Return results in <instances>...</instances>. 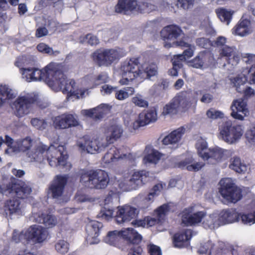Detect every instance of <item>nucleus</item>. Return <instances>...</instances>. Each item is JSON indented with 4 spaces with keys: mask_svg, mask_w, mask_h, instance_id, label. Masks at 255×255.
<instances>
[{
    "mask_svg": "<svg viewBox=\"0 0 255 255\" xmlns=\"http://www.w3.org/2000/svg\"><path fill=\"white\" fill-rule=\"evenodd\" d=\"M103 132L105 138L99 135H85L79 138L76 143L79 150L90 154L100 153L119 139L123 134V129L120 125H113L104 128Z\"/></svg>",
    "mask_w": 255,
    "mask_h": 255,
    "instance_id": "obj_1",
    "label": "nucleus"
},
{
    "mask_svg": "<svg viewBox=\"0 0 255 255\" xmlns=\"http://www.w3.org/2000/svg\"><path fill=\"white\" fill-rule=\"evenodd\" d=\"M30 160L38 164H43L47 162L51 167L58 166L65 168V170L71 168V164L67 161L68 156L63 145H50L47 146L43 143L39 144L37 150L34 153H29Z\"/></svg>",
    "mask_w": 255,
    "mask_h": 255,
    "instance_id": "obj_2",
    "label": "nucleus"
},
{
    "mask_svg": "<svg viewBox=\"0 0 255 255\" xmlns=\"http://www.w3.org/2000/svg\"><path fill=\"white\" fill-rule=\"evenodd\" d=\"M157 67L154 64L145 63L141 66L137 58H131L124 61L121 65L120 74L122 79L119 83L121 85H127L129 81L135 78H149L157 74Z\"/></svg>",
    "mask_w": 255,
    "mask_h": 255,
    "instance_id": "obj_3",
    "label": "nucleus"
},
{
    "mask_svg": "<svg viewBox=\"0 0 255 255\" xmlns=\"http://www.w3.org/2000/svg\"><path fill=\"white\" fill-rule=\"evenodd\" d=\"M61 68L62 66L60 64L53 79V84H52L50 87L53 90L62 91L64 94H67V99L68 100L73 101L75 99L82 98L88 95L87 89L80 90L79 93L75 81L73 80H66Z\"/></svg>",
    "mask_w": 255,
    "mask_h": 255,
    "instance_id": "obj_4",
    "label": "nucleus"
},
{
    "mask_svg": "<svg viewBox=\"0 0 255 255\" xmlns=\"http://www.w3.org/2000/svg\"><path fill=\"white\" fill-rule=\"evenodd\" d=\"M109 180L108 173L104 170L98 169L83 173L80 181L86 187L103 189L107 187Z\"/></svg>",
    "mask_w": 255,
    "mask_h": 255,
    "instance_id": "obj_5",
    "label": "nucleus"
},
{
    "mask_svg": "<svg viewBox=\"0 0 255 255\" xmlns=\"http://www.w3.org/2000/svg\"><path fill=\"white\" fill-rule=\"evenodd\" d=\"M219 136L225 142L234 144L239 140L244 133L243 126L229 120L223 123L219 128Z\"/></svg>",
    "mask_w": 255,
    "mask_h": 255,
    "instance_id": "obj_6",
    "label": "nucleus"
},
{
    "mask_svg": "<svg viewBox=\"0 0 255 255\" xmlns=\"http://www.w3.org/2000/svg\"><path fill=\"white\" fill-rule=\"evenodd\" d=\"M145 171H133L129 173H125L123 177L118 180L119 187L123 191L135 190L146 182V174Z\"/></svg>",
    "mask_w": 255,
    "mask_h": 255,
    "instance_id": "obj_7",
    "label": "nucleus"
},
{
    "mask_svg": "<svg viewBox=\"0 0 255 255\" xmlns=\"http://www.w3.org/2000/svg\"><path fill=\"white\" fill-rule=\"evenodd\" d=\"M125 55V51L123 48L116 47L97 50L93 53L92 57L93 60L99 66H109Z\"/></svg>",
    "mask_w": 255,
    "mask_h": 255,
    "instance_id": "obj_8",
    "label": "nucleus"
},
{
    "mask_svg": "<svg viewBox=\"0 0 255 255\" xmlns=\"http://www.w3.org/2000/svg\"><path fill=\"white\" fill-rule=\"evenodd\" d=\"M219 184V193L227 202L235 203L241 199L242 189L236 185L232 178H223Z\"/></svg>",
    "mask_w": 255,
    "mask_h": 255,
    "instance_id": "obj_9",
    "label": "nucleus"
},
{
    "mask_svg": "<svg viewBox=\"0 0 255 255\" xmlns=\"http://www.w3.org/2000/svg\"><path fill=\"white\" fill-rule=\"evenodd\" d=\"M37 100V96L34 93H22L11 104V108L16 116L22 117L30 113Z\"/></svg>",
    "mask_w": 255,
    "mask_h": 255,
    "instance_id": "obj_10",
    "label": "nucleus"
},
{
    "mask_svg": "<svg viewBox=\"0 0 255 255\" xmlns=\"http://www.w3.org/2000/svg\"><path fill=\"white\" fill-rule=\"evenodd\" d=\"M41 142L36 143L30 137L27 136L24 138L19 139L14 142L13 146H11L9 149H5V152L9 155L19 152H26V156L30 162H34L30 160L29 153H34L37 150V146Z\"/></svg>",
    "mask_w": 255,
    "mask_h": 255,
    "instance_id": "obj_11",
    "label": "nucleus"
},
{
    "mask_svg": "<svg viewBox=\"0 0 255 255\" xmlns=\"http://www.w3.org/2000/svg\"><path fill=\"white\" fill-rule=\"evenodd\" d=\"M201 207L194 205L185 209L182 213V223L186 226L200 223L206 215V212L200 210Z\"/></svg>",
    "mask_w": 255,
    "mask_h": 255,
    "instance_id": "obj_12",
    "label": "nucleus"
},
{
    "mask_svg": "<svg viewBox=\"0 0 255 255\" xmlns=\"http://www.w3.org/2000/svg\"><path fill=\"white\" fill-rule=\"evenodd\" d=\"M132 155L127 149L122 147L119 148L115 146L111 147L103 158V162L107 166L116 163L121 160H130Z\"/></svg>",
    "mask_w": 255,
    "mask_h": 255,
    "instance_id": "obj_13",
    "label": "nucleus"
},
{
    "mask_svg": "<svg viewBox=\"0 0 255 255\" xmlns=\"http://www.w3.org/2000/svg\"><path fill=\"white\" fill-rule=\"evenodd\" d=\"M59 65V64L51 62L42 69L36 68L34 81H43L50 87Z\"/></svg>",
    "mask_w": 255,
    "mask_h": 255,
    "instance_id": "obj_14",
    "label": "nucleus"
},
{
    "mask_svg": "<svg viewBox=\"0 0 255 255\" xmlns=\"http://www.w3.org/2000/svg\"><path fill=\"white\" fill-rule=\"evenodd\" d=\"M213 55L209 52L202 51L188 63L189 66L195 68L204 70L215 65Z\"/></svg>",
    "mask_w": 255,
    "mask_h": 255,
    "instance_id": "obj_15",
    "label": "nucleus"
},
{
    "mask_svg": "<svg viewBox=\"0 0 255 255\" xmlns=\"http://www.w3.org/2000/svg\"><path fill=\"white\" fill-rule=\"evenodd\" d=\"M27 242L33 244L40 243L47 239L48 233L46 230L39 225H33L25 230V234L21 235Z\"/></svg>",
    "mask_w": 255,
    "mask_h": 255,
    "instance_id": "obj_16",
    "label": "nucleus"
},
{
    "mask_svg": "<svg viewBox=\"0 0 255 255\" xmlns=\"http://www.w3.org/2000/svg\"><path fill=\"white\" fill-rule=\"evenodd\" d=\"M209 252V255H233L231 249L227 248L223 242L218 243V246L215 248L210 241H208L201 246L198 252L204 254Z\"/></svg>",
    "mask_w": 255,
    "mask_h": 255,
    "instance_id": "obj_17",
    "label": "nucleus"
},
{
    "mask_svg": "<svg viewBox=\"0 0 255 255\" xmlns=\"http://www.w3.org/2000/svg\"><path fill=\"white\" fill-rule=\"evenodd\" d=\"M53 126L56 129H64L79 125L77 117L72 114H62L52 119Z\"/></svg>",
    "mask_w": 255,
    "mask_h": 255,
    "instance_id": "obj_18",
    "label": "nucleus"
},
{
    "mask_svg": "<svg viewBox=\"0 0 255 255\" xmlns=\"http://www.w3.org/2000/svg\"><path fill=\"white\" fill-rule=\"evenodd\" d=\"M138 214V210L135 207L129 205L119 206L115 220L118 224H124L136 217Z\"/></svg>",
    "mask_w": 255,
    "mask_h": 255,
    "instance_id": "obj_19",
    "label": "nucleus"
},
{
    "mask_svg": "<svg viewBox=\"0 0 255 255\" xmlns=\"http://www.w3.org/2000/svg\"><path fill=\"white\" fill-rule=\"evenodd\" d=\"M103 227L102 223L95 220H91L87 224L86 240L88 244L94 245L99 243V236Z\"/></svg>",
    "mask_w": 255,
    "mask_h": 255,
    "instance_id": "obj_20",
    "label": "nucleus"
},
{
    "mask_svg": "<svg viewBox=\"0 0 255 255\" xmlns=\"http://www.w3.org/2000/svg\"><path fill=\"white\" fill-rule=\"evenodd\" d=\"M32 216L35 222L43 224L47 228H52L57 223V219L54 215L38 211V206L36 205L33 207Z\"/></svg>",
    "mask_w": 255,
    "mask_h": 255,
    "instance_id": "obj_21",
    "label": "nucleus"
},
{
    "mask_svg": "<svg viewBox=\"0 0 255 255\" xmlns=\"http://www.w3.org/2000/svg\"><path fill=\"white\" fill-rule=\"evenodd\" d=\"M218 59L225 58L228 63L233 66H236L240 60V53L235 46H225L219 50Z\"/></svg>",
    "mask_w": 255,
    "mask_h": 255,
    "instance_id": "obj_22",
    "label": "nucleus"
},
{
    "mask_svg": "<svg viewBox=\"0 0 255 255\" xmlns=\"http://www.w3.org/2000/svg\"><path fill=\"white\" fill-rule=\"evenodd\" d=\"M231 116L240 121H243L249 115L247 102L242 99L234 100L231 104Z\"/></svg>",
    "mask_w": 255,
    "mask_h": 255,
    "instance_id": "obj_23",
    "label": "nucleus"
},
{
    "mask_svg": "<svg viewBox=\"0 0 255 255\" xmlns=\"http://www.w3.org/2000/svg\"><path fill=\"white\" fill-rule=\"evenodd\" d=\"M67 181L66 176L57 175L49 187L48 196L54 199H58L61 197Z\"/></svg>",
    "mask_w": 255,
    "mask_h": 255,
    "instance_id": "obj_24",
    "label": "nucleus"
},
{
    "mask_svg": "<svg viewBox=\"0 0 255 255\" xmlns=\"http://www.w3.org/2000/svg\"><path fill=\"white\" fill-rule=\"evenodd\" d=\"M20 198L9 199L5 202L4 211L7 216L11 217L13 215L19 216L22 214L24 205Z\"/></svg>",
    "mask_w": 255,
    "mask_h": 255,
    "instance_id": "obj_25",
    "label": "nucleus"
},
{
    "mask_svg": "<svg viewBox=\"0 0 255 255\" xmlns=\"http://www.w3.org/2000/svg\"><path fill=\"white\" fill-rule=\"evenodd\" d=\"M180 112H185L189 109L194 102L192 94L188 91H182L177 94L173 98Z\"/></svg>",
    "mask_w": 255,
    "mask_h": 255,
    "instance_id": "obj_26",
    "label": "nucleus"
},
{
    "mask_svg": "<svg viewBox=\"0 0 255 255\" xmlns=\"http://www.w3.org/2000/svg\"><path fill=\"white\" fill-rule=\"evenodd\" d=\"M233 151L231 150L224 149L219 147L209 148V158L206 160L209 163L215 164L222 160H225L231 156Z\"/></svg>",
    "mask_w": 255,
    "mask_h": 255,
    "instance_id": "obj_27",
    "label": "nucleus"
},
{
    "mask_svg": "<svg viewBox=\"0 0 255 255\" xmlns=\"http://www.w3.org/2000/svg\"><path fill=\"white\" fill-rule=\"evenodd\" d=\"M111 108L112 107L108 104H102L94 108L83 110L81 111V114L95 120H100L110 112Z\"/></svg>",
    "mask_w": 255,
    "mask_h": 255,
    "instance_id": "obj_28",
    "label": "nucleus"
},
{
    "mask_svg": "<svg viewBox=\"0 0 255 255\" xmlns=\"http://www.w3.org/2000/svg\"><path fill=\"white\" fill-rule=\"evenodd\" d=\"M231 31L234 35L245 37L252 33L253 27L249 19L242 17L232 28Z\"/></svg>",
    "mask_w": 255,
    "mask_h": 255,
    "instance_id": "obj_29",
    "label": "nucleus"
},
{
    "mask_svg": "<svg viewBox=\"0 0 255 255\" xmlns=\"http://www.w3.org/2000/svg\"><path fill=\"white\" fill-rule=\"evenodd\" d=\"M174 45L188 48V49L184 51L182 54H179L174 56L175 58H176L177 60H180V62L183 60L185 61L187 58L191 57L194 54V52L195 49V46L194 45L189 44L185 41H177L176 42H173L172 43L165 41L164 43V46L167 48L174 46Z\"/></svg>",
    "mask_w": 255,
    "mask_h": 255,
    "instance_id": "obj_30",
    "label": "nucleus"
},
{
    "mask_svg": "<svg viewBox=\"0 0 255 255\" xmlns=\"http://www.w3.org/2000/svg\"><path fill=\"white\" fill-rule=\"evenodd\" d=\"M9 193L14 192L18 198H24L29 195L32 190L29 182L18 181L11 185H9L7 188Z\"/></svg>",
    "mask_w": 255,
    "mask_h": 255,
    "instance_id": "obj_31",
    "label": "nucleus"
},
{
    "mask_svg": "<svg viewBox=\"0 0 255 255\" xmlns=\"http://www.w3.org/2000/svg\"><path fill=\"white\" fill-rule=\"evenodd\" d=\"M28 64L25 57L18 58L15 63V65L19 68L23 79L28 82L34 81L36 68L24 67Z\"/></svg>",
    "mask_w": 255,
    "mask_h": 255,
    "instance_id": "obj_32",
    "label": "nucleus"
},
{
    "mask_svg": "<svg viewBox=\"0 0 255 255\" xmlns=\"http://www.w3.org/2000/svg\"><path fill=\"white\" fill-rule=\"evenodd\" d=\"M218 215L221 225L240 221V213L234 208L223 210Z\"/></svg>",
    "mask_w": 255,
    "mask_h": 255,
    "instance_id": "obj_33",
    "label": "nucleus"
},
{
    "mask_svg": "<svg viewBox=\"0 0 255 255\" xmlns=\"http://www.w3.org/2000/svg\"><path fill=\"white\" fill-rule=\"evenodd\" d=\"M185 128L181 127L165 136L162 140L163 144L177 145L185 132Z\"/></svg>",
    "mask_w": 255,
    "mask_h": 255,
    "instance_id": "obj_34",
    "label": "nucleus"
},
{
    "mask_svg": "<svg viewBox=\"0 0 255 255\" xmlns=\"http://www.w3.org/2000/svg\"><path fill=\"white\" fill-rule=\"evenodd\" d=\"M161 36L164 40H174L178 37L184 35V33L181 28L175 25H170L165 26L161 31Z\"/></svg>",
    "mask_w": 255,
    "mask_h": 255,
    "instance_id": "obj_35",
    "label": "nucleus"
},
{
    "mask_svg": "<svg viewBox=\"0 0 255 255\" xmlns=\"http://www.w3.org/2000/svg\"><path fill=\"white\" fill-rule=\"evenodd\" d=\"M141 3V1L137 2L136 0H119L116 6L115 10L117 12L127 13L128 11L137 10L138 5Z\"/></svg>",
    "mask_w": 255,
    "mask_h": 255,
    "instance_id": "obj_36",
    "label": "nucleus"
},
{
    "mask_svg": "<svg viewBox=\"0 0 255 255\" xmlns=\"http://www.w3.org/2000/svg\"><path fill=\"white\" fill-rule=\"evenodd\" d=\"M168 211V206L167 204H163L157 209L155 211V214L157 218L150 217H145L146 228L153 226L156 223L160 222L162 219H163Z\"/></svg>",
    "mask_w": 255,
    "mask_h": 255,
    "instance_id": "obj_37",
    "label": "nucleus"
},
{
    "mask_svg": "<svg viewBox=\"0 0 255 255\" xmlns=\"http://www.w3.org/2000/svg\"><path fill=\"white\" fill-rule=\"evenodd\" d=\"M144 152L145 155L143 161L145 164L152 163L155 164L164 156L163 154L150 146H147L145 147Z\"/></svg>",
    "mask_w": 255,
    "mask_h": 255,
    "instance_id": "obj_38",
    "label": "nucleus"
},
{
    "mask_svg": "<svg viewBox=\"0 0 255 255\" xmlns=\"http://www.w3.org/2000/svg\"><path fill=\"white\" fill-rule=\"evenodd\" d=\"M121 236L128 243L133 244L139 243L142 239L141 236L131 228H128L121 231Z\"/></svg>",
    "mask_w": 255,
    "mask_h": 255,
    "instance_id": "obj_39",
    "label": "nucleus"
},
{
    "mask_svg": "<svg viewBox=\"0 0 255 255\" xmlns=\"http://www.w3.org/2000/svg\"><path fill=\"white\" fill-rule=\"evenodd\" d=\"M246 62L251 64L252 66L243 70L244 74L246 76L247 82L250 84H255V55L249 54Z\"/></svg>",
    "mask_w": 255,
    "mask_h": 255,
    "instance_id": "obj_40",
    "label": "nucleus"
},
{
    "mask_svg": "<svg viewBox=\"0 0 255 255\" xmlns=\"http://www.w3.org/2000/svg\"><path fill=\"white\" fill-rule=\"evenodd\" d=\"M192 237V231L187 230L184 233L176 234L173 238V244L175 247L181 248L188 245V241Z\"/></svg>",
    "mask_w": 255,
    "mask_h": 255,
    "instance_id": "obj_41",
    "label": "nucleus"
},
{
    "mask_svg": "<svg viewBox=\"0 0 255 255\" xmlns=\"http://www.w3.org/2000/svg\"><path fill=\"white\" fill-rule=\"evenodd\" d=\"M192 157H189L178 163V166L180 168H185L189 171H197L201 169L204 163L202 162L193 163Z\"/></svg>",
    "mask_w": 255,
    "mask_h": 255,
    "instance_id": "obj_42",
    "label": "nucleus"
},
{
    "mask_svg": "<svg viewBox=\"0 0 255 255\" xmlns=\"http://www.w3.org/2000/svg\"><path fill=\"white\" fill-rule=\"evenodd\" d=\"M203 224L205 228L214 229L221 226L218 212H214L206 217Z\"/></svg>",
    "mask_w": 255,
    "mask_h": 255,
    "instance_id": "obj_43",
    "label": "nucleus"
},
{
    "mask_svg": "<svg viewBox=\"0 0 255 255\" xmlns=\"http://www.w3.org/2000/svg\"><path fill=\"white\" fill-rule=\"evenodd\" d=\"M196 147L198 154L204 160L209 158V148H208V144L206 140L200 138L197 141Z\"/></svg>",
    "mask_w": 255,
    "mask_h": 255,
    "instance_id": "obj_44",
    "label": "nucleus"
},
{
    "mask_svg": "<svg viewBox=\"0 0 255 255\" xmlns=\"http://www.w3.org/2000/svg\"><path fill=\"white\" fill-rule=\"evenodd\" d=\"M125 124L130 129L136 130L141 127L145 126V125L140 117V114L138 117L132 116L129 118L125 120Z\"/></svg>",
    "mask_w": 255,
    "mask_h": 255,
    "instance_id": "obj_45",
    "label": "nucleus"
},
{
    "mask_svg": "<svg viewBox=\"0 0 255 255\" xmlns=\"http://www.w3.org/2000/svg\"><path fill=\"white\" fill-rule=\"evenodd\" d=\"M229 167L232 170L239 173H244L248 170V167L238 157L231 159Z\"/></svg>",
    "mask_w": 255,
    "mask_h": 255,
    "instance_id": "obj_46",
    "label": "nucleus"
},
{
    "mask_svg": "<svg viewBox=\"0 0 255 255\" xmlns=\"http://www.w3.org/2000/svg\"><path fill=\"white\" fill-rule=\"evenodd\" d=\"M13 91L6 85L0 86V106L7 103L9 99L14 98Z\"/></svg>",
    "mask_w": 255,
    "mask_h": 255,
    "instance_id": "obj_47",
    "label": "nucleus"
},
{
    "mask_svg": "<svg viewBox=\"0 0 255 255\" xmlns=\"http://www.w3.org/2000/svg\"><path fill=\"white\" fill-rule=\"evenodd\" d=\"M121 237H122L121 231L115 230L109 232L107 236L105 237L104 241L108 244L112 246H116Z\"/></svg>",
    "mask_w": 255,
    "mask_h": 255,
    "instance_id": "obj_48",
    "label": "nucleus"
},
{
    "mask_svg": "<svg viewBox=\"0 0 255 255\" xmlns=\"http://www.w3.org/2000/svg\"><path fill=\"white\" fill-rule=\"evenodd\" d=\"M218 17L222 22L229 25L232 20L233 12L224 8H218L216 10Z\"/></svg>",
    "mask_w": 255,
    "mask_h": 255,
    "instance_id": "obj_49",
    "label": "nucleus"
},
{
    "mask_svg": "<svg viewBox=\"0 0 255 255\" xmlns=\"http://www.w3.org/2000/svg\"><path fill=\"white\" fill-rule=\"evenodd\" d=\"M140 117L142 118L145 126L154 122L157 120V113L154 109H151L147 111L145 113L140 114Z\"/></svg>",
    "mask_w": 255,
    "mask_h": 255,
    "instance_id": "obj_50",
    "label": "nucleus"
},
{
    "mask_svg": "<svg viewBox=\"0 0 255 255\" xmlns=\"http://www.w3.org/2000/svg\"><path fill=\"white\" fill-rule=\"evenodd\" d=\"M134 89L131 87H127L116 91V98L120 101H123L128 98L134 93Z\"/></svg>",
    "mask_w": 255,
    "mask_h": 255,
    "instance_id": "obj_51",
    "label": "nucleus"
},
{
    "mask_svg": "<svg viewBox=\"0 0 255 255\" xmlns=\"http://www.w3.org/2000/svg\"><path fill=\"white\" fill-rule=\"evenodd\" d=\"M240 221L245 225L251 226L255 223V211L253 212L240 213Z\"/></svg>",
    "mask_w": 255,
    "mask_h": 255,
    "instance_id": "obj_52",
    "label": "nucleus"
},
{
    "mask_svg": "<svg viewBox=\"0 0 255 255\" xmlns=\"http://www.w3.org/2000/svg\"><path fill=\"white\" fill-rule=\"evenodd\" d=\"M232 83L234 86L236 87V90L238 92H242L244 91V89L241 88V86H243L246 82H247V79L246 77L244 74V71L241 74L231 79Z\"/></svg>",
    "mask_w": 255,
    "mask_h": 255,
    "instance_id": "obj_53",
    "label": "nucleus"
},
{
    "mask_svg": "<svg viewBox=\"0 0 255 255\" xmlns=\"http://www.w3.org/2000/svg\"><path fill=\"white\" fill-rule=\"evenodd\" d=\"M54 247L56 251L62 255L66 254L69 250V243L64 240L57 241L55 244Z\"/></svg>",
    "mask_w": 255,
    "mask_h": 255,
    "instance_id": "obj_54",
    "label": "nucleus"
},
{
    "mask_svg": "<svg viewBox=\"0 0 255 255\" xmlns=\"http://www.w3.org/2000/svg\"><path fill=\"white\" fill-rule=\"evenodd\" d=\"M180 112L177 105L172 99L169 103L163 108L162 114L164 115H174Z\"/></svg>",
    "mask_w": 255,
    "mask_h": 255,
    "instance_id": "obj_55",
    "label": "nucleus"
},
{
    "mask_svg": "<svg viewBox=\"0 0 255 255\" xmlns=\"http://www.w3.org/2000/svg\"><path fill=\"white\" fill-rule=\"evenodd\" d=\"M80 43H87L91 45H96L99 43V39L94 35L88 34L85 36H81L79 38Z\"/></svg>",
    "mask_w": 255,
    "mask_h": 255,
    "instance_id": "obj_56",
    "label": "nucleus"
},
{
    "mask_svg": "<svg viewBox=\"0 0 255 255\" xmlns=\"http://www.w3.org/2000/svg\"><path fill=\"white\" fill-rule=\"evenodd\" d=\"M157 6L150 2L147 1H141V3L138 5L137 10L140 12H150L156 10Z\"/></svg>",
    "mask_w": 255,
    "mask_h": 255,
    "instance_id": "obj_57",
    "label": "nucleus"
},
{
    "mask_svg": "<svg viewBox=\"0 0 255 255\" xmlns=\"http://www.w3.org/2000/svg\"><path fill=\"white\" fill-rule=\"evenodd\" d=\"M131 101L136 106L140 108L148 107V101L140 94H136L131 99Z\"/></svg>",
    "mask_w": 255,
    "mask_h": 255,
    "instance_id": "obj_58",
    "label": "nucleus"
},
{
    "mask_svg": "<svg viewBox=\"0 0 255 255\" xmlns=\"http://www.w3.org/2000/svg\"><path fill=\"white\" fill-rule=\"evenodd\" d=\"M31 124L35 128L39 130H44L50 125V124L43 119L33 118L31 120Z\"/></svg>",
    "mask_w": 255,
    "mask_h": 255,
    "instance_id": "obj_59",
    "label": "nucleus"
},
{
    "mask_svg": "<svg viewBox=\"0 0 255 255\" xmlns=\"http://www.w3.org/2000/svg\"><path fill=\"white\" fill-rule=\"evenodd\" d=\"M113 215L114 211L113 209L104 207L101 210L98 216L99 217L102 218L103 219H104L106 221H109L113 218Z\"/></svg>",
    "mask_w": 255,
    "mask_h": 255,
    "instance_id": "obj_60",
    "label": "nucleus"
},
{
    "mask_svg": "<svg viewBox=\"0 0 255 255\" xmlns=\"http://www.w3.org/2000/svg\"><path fill=\"white\" fill-rule=\"evenodd\" d=\"M95 80L93 81V84H96V86L107 83L109 81V77L106 73H101L98 76H95Z\"/></svg>",
    "mask_w": 255,
    "mask_h": 255,
    "instance_id": "obj_61",
    "label": "nucleus"
},
{
    "mask_svg": "<svg viewBox=\"0 0 255 255\" xmlns=\"http://www.w3.org/2000/svg\"><path fill=\"white\" fill-rule=\"evenodd\" d=\"M95 75H89L85 76L82 80L83 85L86 86L88 89H93L96 87V84L92 83L95 81Z\"/></svg>",
    "mask_w": 255,
    "mask_h": 255,
    "instance_id": "obj_62",
    "label": "nucleus"
},
{
    "mask_svg": "<svg viewBox=\"0 0 255 255\" xmlns=\"http://www.w3.org/2000/svg\"><path fill=\"white\" fill-rule=\"evenodd\" d=\"M172 62L173 68L169 70V74L172 76H177L178 75V69L181 67V62L174 57L172 59Z\"/></svg>",
    "mask_w": 255,
    "mask_h": 255,
    "instance_id": "obj_63",
    "label": "nucleus"
},
{
    "mask_svg": "<svg viewBox=\"0 0 255 255\" xmlns=\"http://www.w3.org/2000/svg\"><path fill=\"white\" fill-rule=\"evenodd\" d=\"M206 114L208 118L213 120L217 119L218 118H222L224 117L223 113L214 109L209 110L207 112Z\"/></svg>",
    "mask_w": 255,
    "mask_h": 255,
    "instance_id": "obj_64",
    "label": "nucleus"
}]
</instances>
